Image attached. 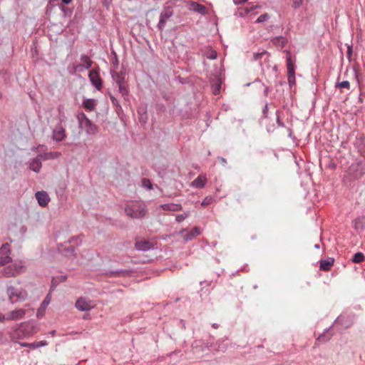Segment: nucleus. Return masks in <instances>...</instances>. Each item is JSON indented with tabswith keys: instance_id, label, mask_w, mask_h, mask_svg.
<instances>
[{
	"instance_id": "nucleus-1",
	"label": "nucleus",
	"mask_w": 365,
	"mask_h": 365,
	"mask_svg": "<svg viewBox=\"0 0 365 365\" xmlns=\"http://www.w3.org/2000/svg\"><path fill=\"white\" fill-rule=\"evenodd\" d=\"M125 213L132 218H142L147 213L146 206L143 203L133 202L125 207Z\"/></svg>"
},
{
	"instance_id": "nucleus-2",
	"label": "nucleus",
	"mask_w": 365,
	"mask_h": 365,
	"mask_svg": "<svg viewBox=\"0 0 365 365\" xmlns=\"http://www.w3.org/2000/svg\"><path fill=\"white\" fill-rule=\"evenodd\" d=\"M79 126L81 128L84 129L88 135H95L98 132V128L96 125L85 115L84 113H81L77 115Z\"/></svg>"
},
{
	"instance_id": "nucleus-3",
	"label": "nucleus",
	"mask_w": 365,
	"mask_h": 365,
	"mask_svg": "<svg viewBox=\"0 0 365 365\" xmlns=\"http://www.w3.org/2000/svg\"><path fill=\"white\" fill-rule=\"evenodd\" d=\"M173 8L170 6H165L160 14L159 21L157 28L160 31H163L165 27L167 21L173 16Z\"/></svg>"
},
{
	"instance_id": "nucleus-4",
	"label": "nucleus",
	"mask_w": 365,
	"mask_h": 365,
	"mask_svg": "<svg viewBox=\"0 0 365 365\" xmlns=\"http://www.w3.org/2000/svg\"><path fill=\"white\" fill-rule=\"evenodd\" d=\"M287 56V80L290 87L295 85V66L294 61H292L291 56V52L286 51Z\"/></svg>"
},
{
	"instance_id": "nucleus-5",
	"label": "nucleus",
	"mask_w": 365,
	"mask_h": 365,
	"mask_svg": "<svg viewBox=\"0 0 365 365\" xmlns=\"http://www.w3.org/2000/svg\"><path fill=\"white\" fill-rule=\"evenodd\" d=\"M349 174L354 179H359L365 174V159L353 163L349 169Z\"/></svg>"
},
{
	"instance_id": "nucleus-6",
	"label": "nucleus",
	"mask_w": 365,
	"mask_h": 365,
	"mask_svg": "<svg viewBox=\"0 0 365 365\" xmlns=\"http://www.w3.org/2000/svg\"><path fill=\"white\" fill-rule=\"evenodd\" d=\"M6 293L9 300L14 303L17 301H23L28 297L27 292L25 290H17L15 287L9 286L7 287Z\"/></svg>"
},
{
	"instance_id": "nucleus-7",
	"label": "nucleus",
	"mask_w": 365,
	"mask_h": 365,
	"mask_svg": "<svg viewBox=\"0 0 365 365\" xmlns=\"http://www.w3.org/2000/svg\"><path fill=\"white\" fill-rule=\"evenodd\" d=\"M88 78L93 87L97 91H101L103 87V80L100 76V68L97 66L89 71Z\"/></svg>"
},
{
	"instance_id": "nucleus-8",
	"label": "nucleus",
	"mask_w": 365,
	"mask_h": 365,
	"mask_svg": "<svg viewBox=\"0 0 365 365\" xmlns=\"http://www.w3.org/2000/svg\"><path fill=\"white\" fill-rule=\"evenodd\" d=\"M30 325L28 322L21 323L19 327L13 331L12 337L17 339H23L31 334L29 330Z\"/></svg>"
},
{
	"instance_id": "nucleus-9",
	"label": "nucleus",
	"mask_w": 365,
	"mask_h": 365,
	"mask_svg": "<svg viewBox=\"0 0 365 365\" xmlns=\"http://www.w3.org/2000/svg\"><path fill=\"white\" fill-rule=\"evenodd\" d=\"M11 250L9 243L2 245L0 248V266H4L11 262Z\"/></svg>"
},
{
	"instance_id": "nucleus-10",
	"label": "nucleus",
	"mask_w": 365,
	"mask_h": 365,
	"mask_svg": "<svg viewBox=\"0 0 365 365\" xmlns=\"http://www.w3.org/2000/svg\"><path fill=\"white\" fill-rule=\"evenodd\" d=\"M23 269L22 265H16L14 264H10L7 267H5L2 269V274L4 276L6 277H15L16 275L20 274Z\"/></svg>"
},
{
	"instance_id": "nucleus-11",
	"label": "nucleus",
	"mask_w": 365,
	"mask_h": 365,
	"mask_svg": "<svg viewBox=\"0 0 365 365\" xmlns=\"http://www.w3.org/2000/svg\"><path fill=\"white\" fill-rule=\"evenodd\" d=\"M52 134L53 140L56 142H61L66 137V130L61 124H58L55 127Z\"/></svg>"
},
{
	"instance_id": "nucleus-12",
	"label": "nucleus",
	"mask_w": 365,
	"mask_h": 365,
	"mask_svg": "<svg viewBox=\"0 0 365 365\" xmlns=\"http://www.w3.org/2000/svg\"><path fill=\"white\" fill-rule=\"evenodd\" d=\"M133 273L132 269H120L117 270H109L106 273V275L111 277H130Z\"/></svg>"
},
{
	"instance_id": "nucleus-13",
	"label": "nucleus",
	"mask_w": 365,
	"mask_h": 365,
	"mask_svg": "<svg viewBox=\"0 0 365 365\" xmlns=\"http://www.w3.org/2000/svg\"><path fill=\"white\" fill-rule=\"evenodd\" d=\"M189 10L198 13L201 15H205L207 13V8L196 1H190L188 3Z\"/></svg>"
},
{
	"instance_id": "nucleus-14",
	"label": "nucleus",
	"mask_w": 365,
	"mask_h": 365,
	"mask_svg": "<svg viewBox=\"0 0 365 365\" xmlns=\"http://www.w3.org/2000/svg\"><path fill=\"white\" fill-rule=\"evenodd\" d=\"M137 112L138 114L139 122L141 124L145 125L148 120L147 105L145 104V105L140 106L138 108Z\"/></svg>"
},
{
	"instance_id": "nucleus-15",
	"label": "nucleus",
	"mask_w": 365,
	"mask_h": 365,
	"mask_svg": "<svg viewBox=\"0 0 365 365\" xmlns=\"http://www.w3.org/2000/svg\"><path fill=\"white\" fill-rule=\"evenodd\" d=\"M38 203L41 207H45L50 201L48 193L45 191H38L35 194Z\"/></svg>"
},
{
	"instance_id": "nucleus-16",
	"label": "nucleus",
	"mask_w": 365,
	"mask_h": 365,
	"mask_svg": "<svg viewBox=\"0 0 365 365\" xmlns=\"http://www.w3.org/2000/svg\"><path fill=\"white\" fill-rule=\"evenodd\" d=\"M26 314V310L24 309H19L11 312H9L7 314L6 319L7 320H18L24 318Z\"/></svg>"
},
{
	"instance_id": "nucleus-17",
	"label": "nucleus",
	"mask_w": 365,
	"mask_h": 365,
	"mask_svg": "<svg viewBox=\"0 0 365 365\" xmlns=\"http://www.w3.org/2000/svg\"><path fill=\"white\" fill-rule=\"evenodd\" d=\"M269 57V53L265 51L262 50L261 51L254 53L253 54V60L255 61H258L259 63L262 66L263 62H266L268 61Z\"/></svg>"
},
{
	"instance_id": "nucleus-18",
	"label": "nucleus",
	"mask_w": 365,
	"mask_h": 365,
	"mask_svg": "<svg viewBox=\"0 0 365 365\" xmlns=\"http://www.w3.org/2000/svg\"><path fill=\"white\" fill-rule=\"evenodd\" d=\"M354 144L361 155L365 154V136H357Z\"/></svg>"
},
{
	"instance_id": "nucleus-19",
	"label": "nucleus",
	"mask_w": 365,
	"mask_h": 365,
	"mask_svg": "<svg viewBox=\"0 0 365 365\" xmlns=\"http://www.w3.org/2000/svg\"><path fill=\"white\" fill-rule=\"evenodd\" d=\"M81 61L83 62V64L77 65L75 67V70L77 71L79 68H83L84 69H89L93 64V61L91 60L90 57L86 54H81Z\"/></svg>"
},
{
	"instance_id": "nucleus-20",
	"label": "nucleus",
	"mask_w": 365,
	"mask_h": 365,
	"mask_svg": "<svg viewBox=\"0 0 365 365\" xmlns=\"http://www.w3.org/2000/svg\"><path fill=\"white\" fill-rule=\"evenodd\" d=\"M75 307L80 311H88L92 308V306L85 299L81 297L77 299Z\"/></svg>"
},
{
	"instance_id": "nucleus-21",
	"label": "nucleus",
	"mask_w": 365,
	"mask_h": 365,
	"mask_svg": "<svg viewBox=\"0 0 365 365\" xmlns=\"http://www.w3.org/2000/svg\"><path fill=\"white\" fill-rule=\"evenodd\" d=\"M221 80L220 78L215 76L213 79L211 80V87L212 93L214 95H217L220 93L221 88Z\"/></svg>"
},
{
	"instance_id": "nucleus-22",
	"label": "nucleus",
	"mask_w": 365,
	"mask_h": 365,
	"mask_svg": "<svg viewBox=\"0 0 365 365\" xmlns=\"http://www.w3.org/2000/svg\"><path fill=\"white\" fill-rule=\"evenodd\" d=\"M135 248L139 251H148L152 248V244L148 241H138L135 244Z\"/></svg>"
},
{
	"instance_id": "nucleus-23",
	"label": "nucleus",
	"mask_w": 365,
	"mask_h": 365,
	"mask_svg": "<svg viewBox=\"0 0 365 365\" xmlns=\"http://www.w3.org/2000/svg\"><path fill=\"white\" fill-rule=\"evenodd\" d=\"M110 74L113 81L116 83V85L121 84L125 82V75L122 72H116L114 71H111Z\"/></svg>"
},
{
	"instance_id": "nucleus-24",
	"label": "nucleus",
	"mask_w": 365,
	"mask_h": 365,
	"mask_svg": "<svg viewBox=\"0 0 365 365\" xmlns=\"http://www.w3.org/2000/svg\"><path fill=\"white\" fill-rule=\"evenodd\" d=\"M160 208L165 211H180L182 210V206L180 204L175 203H166L160 205Z\"/></svg>"
},
{
	"instance_id": "nucleus-25",
	"label": "nucleus",
	"mask_w": 365,
	"mask_h": 365,
	"mask_svg": "<svg viewBox=\"0 0 365 365\" xmlns=\"http://www.w3.org/2000/svg\"><path fill=\"white\" fill-rule=\"evenodd\" d=\"M41 167L42 163L36 157L33 158L29 163V168L35 173H39Z\"/></svg>"
},
{
	"instance_id": "nucleus-26",
	"label": "nucleus",
	"mask_w": 365,
	"mask_h": 365,
	"mask_svg": "<svg viewBox=\"0 0 365 365\" xmlns=\"http://www.w3.org/2000/svg\"><path fill=\"white\" fill-rule=\"evenodd\" d=\"M201 234L200 229L198 227H195L190 232L184 236V240L186 242L190 241Z\"/></svg>"
},
{
	"instance_id": "nucleus-27",
	"label": "nucleus",
	"mask_w": 365,
	"mask_h": 365,
	"mask_svg": "<svg viewBox=\"0 0 365 365\" xmlns=\"http://www.w3.org/2000/svg\"><path fill=\"white\" fill-rule=\"evenodd\" d=\"M334 262V259L331 257L327 259L320 260V269L323 271H329Z\"/></svg>"
},
{
	"instance_id": "nucleus-28",
	"label": "nucleus",
	"mask_w": 365,
	"mask_h": 365,
	"mask_svg": "<svg viewBox=\"0 0 365 365\" xmlns=\"http://www.w3.org/2000/svg\"><path fill=\"white\" fill-rule=\"evenodd\" d=\"M96 104V101L93 98H87L82 103L83 108L88 111L93 110Z\"/></svg>"
},
{
	"instance_id": "nucleus-29",
	"label": "nucleus",
	"mask_w": 365,
	"mask_h": 365,
	"mask_svg": "<svg viewBox=\"0 0 365 365\" xmlns=\"http://www.w3.org/2000/svg\"><path fill=\"white\" fill-rule=\"evenodd\" d=\"M207 182V179L205 177L203 176H198L192 182V185L197 188H202L205 186V183Z\"/></svg>"
},
{
	"instance_id": "nucleus-30",
	"label": "nucleus",
	"mask_w": 365,
	"mask_h": 365,
	"mask_svg": "<svg viewBox=\"0 0 365 365\" xmlns=\"http://www.w3.org/2000/svg\"><path fill=\"white\" fill-rule=\"evenodd\" d=\"M117 86L118 87V92L121 94L124 100L128 101L129 91L128 89L125 82L121 84H118Z\"/></svg>"
},
{
	"instance_id": "nucleus-31",
	"label": "nucleus",
	"mask_w": 365,
	"mask_h": 365,
	"mask_svg": "<svg viewBox=\"0 0 365 365\" xmlns=\"http://www.w3.org/2000/svg\"><path fill=\"white\" fill-rule=\"evenodd\" d=\"M331 327H332V326L324 330V331L317 337V341H318L319 343H325V342L329 341L331 338V335L328 336V335H326L325 333L327 332L329 330H330L331 329Z\"/></svg>"
},
{
	"instance_id": "nucleus-32",
	"label": "nucleus",
	"mask_w": 365,
	"mask_h": 365,
	"mask_svg": "<svg viewBox=\"0 0 365 365\" xmlns=\"http://www.w3.org/2000/svg\"><path fill=\"white\" fill-rule=\"evenodd\" d=\"M109 98L111 101L113 106L115 108V110L118 113L123 110L122 106L119 103V101L117 98L110 93H108Z\"/></svg>"
},
{
	"instance_id": "nucleus-33",
	"label": "nucleus",
	"mask_w": 365,
	"mask_h": 365,
	"mask_svg": "<svg viewBox=\"0 0 365 365\" xmlns=\"http://www.w3.org/2000/svg\"><path fill=\"white\" fill-rule=\"evenodd\" d=\"M272 42L275 45L279 46L281 47H284L287 43V39L282 36H279L275 37L272 40Z\"/></svg>"
},
{
	"instance_id": "nucleus-34",
	"label": "nucleus",
	"mask_w": 365,
	"mask_h": 365,
	"mask_svg": "<svg viewBox=\"0 0 365 365\" xmlns=\"http://www.w3.org/2000/svg\"><path fill=\"white\" fill-rule=\"evenodd\" d=\"M284 113L282 110H277L275 115H276V122L277 123V125L281 128H284L285 125L284 122L282 121V117Z\"/></svg>"
},
{
	"instance_id": "nucleus-35",
	"label": "nucleus",
	"mask_w": 365,
	"mask_h": 365,
	"mask_svg": "<svg viewBox=\"0 0 365 365\" xmlns=\"http://www.w3.org/2000/svg\"><path fill=\"white\" fill-rule=\"evenodd\" d=\"M354 263H360L364 260V255L362 252H358L354 255L351 259Z\"/></svg>"
},
{
	"instance_id": "nucleus-36",
	"label": "nucleus",
	"mask_w": 365,
	"mask_h": 365,
	"mask_svg": "<svg viewBox=\"0 0 365 365\" xmlns=\"http://www.w3.org/2000/svg\"><path fill=\"white\" fill-rule=\"evenodd\" d=\"M205 56L209 59H216L217 56V51L215 50H209L205 53Z\"/></svg>"
},
{
	"instance_id": "nucleus-37",
	"label": "nucleus",
	"mask_w": 365,
	"mask_h": 365,
	"mask_svg": "<svg viewBox=\"0 0 365 365\" xmlns=\"http://www.w3.org/2000/svg\"><path fill=\"white\" fill-rule=\"evenodd\" d=\"M47 344H48V343H47L46 341H36V342L31 343V349H36V348H38V347H41V346H45Z\"/></svg>"
},
{
	"instance_id": "nucleus-38",
	"label": "nucleus",
	"mask_w": 365,
	"mask_h": 365,
	"mask_svg": "<svg viewBox=\"0 0 365 365\" xmlns=\"http://www.w3.org/2000/svg\"><path fill=\"white\" fill-rule=\"evenodd\" d=\"M346 46L347 47L346 57L350 61L353 53L352 41H351L349 43H346Z\"/></svg>"
},
{
	"instance_id": "nucleus-39",
	"label": "nucleus",
	"mask_w": 365,
	"mask_h": 365,
	"mask_svg": "<svg viewBox=\"0 0 365 365\" xmlns=\"http://www.w3.org/2000/svg\"><path fill=\"white\" fill-rule=\"evenodd\" d=\"M269 19V16L267 14H263L260 15L255 21L256 24H260L267 21Z\"/></svg>"
},
{
	"instance_id": "nucleus-40",
	"label": "nucleus",
	"mask_w": 365,
	"mask_h": 365,
	"mask_svg": "<svg viewBox=\"0 0 365 365\" xmlns=\"http://www.w3.org/2000/svg\"><path fill=\"white\" fill-rule=\"evenodd\" d=\"M213 201V197L212 196H206L202 201L201 205L205 207L207 205H210Z\"/></svg>"
},
{
	"instance_id": "nucleus-41",
	"label": "nucleus",
	"mask_w": 365,
	"mask_h": 365,
	"mask_svg": "<svg viewBox=\"0 0 365 365\" xmlns=\"http://www.w3.org/2000/svg\"><path fill=\"white\" fill-rule=\"evenodd\" d=\"M142 184L144 187H146L148 190H151L153 188V184L149 179L144 178L142 181Z\"/></svg>"
},
{
	"instance_id": "nucleus-42",
	"label": "nucleus",
	"mask_w": 365,
	"mask_h": 365,
	"mask_svg": "<svg viewBox=\"0 0 365 365\" xmlns=\"http://www.w3.org/2000/svg\"><path fill=\"white\" fill-rule=\"evenodd\" d=\"M336 86L337 87H339V88H347V89H349L350 88V83L348 81H343L339 83H337L336 85Z\"/></svg>"
},
{
	"instance_id": "nucleus-43",
	"label": "nucleus",
	"mask_w": 365,
	"mask_h": 365,
	"mask_svg": "<svg viewBox=\"0 0 365 365\" xmlns=\"http://www.w3.org/2000/svg\"><path fill=\"white\" fill-rule=\"evenodd\" d=\"M254 83H259L260 86L264 87V96L267 97L269 92V88L268 86H266L263 83H262L260 81H255Z\"/></svg>"
},
{
	"instance_id": "nucleus-44",
	"label": "nucleus",
	"mask_w": 365,
	"mask_h": 365,
	"mask_svg": "<svg viewBox=\"0 0 365 365\" xmlns=\"http://www.w3.org/2000/svg\"><path fill=\"white\" fill-rule=\"evenodd\" d=\"M37 158H38V160L42 162L43 160H46L49 158V154L48 153H41V154H38L37 156H36Z\"/></svg>"
},
{
	"instance_id": "nucleus-45",
	"label": "nucleus",
	"mask_w": 365,
	"mask_h": 365,
	"mask_svg": "<svg viewBox=\"0 0 365 365\" xmlns=\"http://www.w3.org/2000/svg\"><path fill=\"white\" fill-rule=\"evenodd\" d=\"M188 217V213H183L176 216L175 220L178 222H182L185 218Z\"/></svg>"
},
{
	"instance_id": "nucleus-46",
	"label": "nucleus",
	"mask_w": 365,
	"mask_h": 365,
	"mask_svg": "<svg viewBox=\"0 0 365 365\" xmlns=\"http://www.w3.org/2000/svg\"><path fill=\"white\" fill-rule=\"evenodd\" d=\"M268 110H269L268 103L266 102L265 105L262 109V117L264 118H267L268 117Z\"/></svg>"
},
{
	"instance_id": "nucleus-47",
	"label": "nucleus",
	"mask_w": 365,
	"mask_h": 365,
	"mask_svg": "<svg viewBox=\"0 0 365 365\" xmlns=\"http://www.w3.org/2000/svg\"><path fill=\"white\" fill-rule=\"evenodd\" d=\"M303 1L304 0H292V2H293V7L294 9H298L299 8L302 4H303Z\"/></svg>"
},
{
	"instance_id": "nucleus-48",
	"label": "nucleus",
	"mask_w": 365,
	"mask_h": 365,
	"mask_svg": "<svg viewBox=\"0 0 365 365\" xmlns=\"http://www.w3.org/2000/svg\"><path fill=\"white\" fill-rule=\"evenodd\" d=\"M60 9H61V10L63 12H64V13H65V14H66V15H67V14H68V15H71V13H72V11H71V9H68V8H66V7L63 6H60Z\"/></svg>"
},
{
	"instance_id": "nucleus-49",
	"label": "nucleus",
	"mask_w": 365,
	"mask_h": 365,
	"mask_svg": "<svg viewBox=\"0 0 365 365\" xmlns=\"http://www.w3.org/2000/svg\"><path fill=\"white\" fill-rule=\"evenodd\" d=\"M49 302H50V300L48 299V295H47L46 297L45 298V299L42 302L41 307H46L49 304Z\"/></svg>"
},
{
	"instance_id": "nucleus-50",
	"label": "nucleus",
	"mask_w": 365,
	"mask_h": 365,
	"mask_svg": "<svg viewBox=\"0 0 365 365\" xmlns=\"http://www.w3.org/2000/svg\"><path fill=\"white\" fill-rule=\"evenodd\" d=\"M49 154V158H56L58 156L60 155V153H58V152H51V153H48Z\"/></svg>"
},
{
	"instance_id": "nucleus-51",
	"label": "nucleus",
	"mask_w": 365,
	"mask_h": 365,
	"mask_svg": "<svg viewBox=\"0 0 365 365\" xmlns=\"http://www.w3.org/2000/svg\"><path fill=\"white\" fill-rule=\"evenodd\" d=\"M218 160L222 164V165L225 166L227 165V160L223 157H218Z\"/></svg>"
},
{
	"instance_id": "nucleus-52",
	"label": "nucleus",
	"mask_w": 365,
	"mask_h": 365,
	"mask_svg": "<svg viewBox=\"0 0 365 365\" xmlns=\"http://www.w3.org/2000/svg\"><path fill=\"white\" fill-rule=\"evenodd\" d=\"M175 234H171V235H163L162 236V240H167L168 239L170 238L171 237L174 236Z\"/></svg>"
},
{
	"instance_id": "nucleus-53",
	"label": "nucleus",
	"mask_w": 365,
	"mask_h": 365,
	"mask_svg": "<svg viewBox=\"0 0 365 365\" xmlns=\"http://www.w3.org/2000/svg\"><path fill=\"white\" fill-rule=\"evenodd\" d=\"M66 251L69 252L70 253H71L73 255L74 253L75 249L73 246H70L66 248Z\"/></svg>"
},
{
	"instance_id": "nucleus-54",
	"label": "nucleus",
	"mask_w": 365,
	"mask_h": 365,
	"mask_svg": "<svg viewBox=\"0 0 365 365\" xmlns=\"http://www.w3.org/2000/svg\"><path fill=\"white\" fill-rule=\"evenodd\" d=\"M247 0H233V2L235 4L237 5V4H242L245 1H247Z\"/></svg>"
},
{
	"instance_id": "nucleus-55",
	"label": "nucleus",
	"mask_w": 365,
	"mask_h": 365,
	"mask_svg": "<svg viewBox=\"0 0 365 365\" xmlns=\"http://www.w3.org/2000/svg\"><path fill=\"white\" fill-rule=\"evenodd\" d=\"M6 319V317L4 314H3L0 313V322H4Z\"/></svg>"
},
{
	"instance_id": "nucleus-56",
	"label": "nucleus",
	"mask_w": 365,
	"mask_h": 365,
	"mask_svg": "<svg viewBox=\"0 0 365 365\" xmlns=\"http://www.w3.org/2000/svg\"><path fill=\"white\" fill-rule=\"evenodd\" d=\"M365 96V94L361 93L359 96V102L363 103V98Z\"/></svg>"
},
{
	"instance_id": "nucleus-57",
	"label": "nucleus",
	"mask_w": 365,
	"mask_h": 365,
	"mask_svg": "<svg viewBox=\"0 0 365 365\" xmlns=\"http://www.w3.org/2000/svg\"><path fill=\"white\" fill-rule=\"evenodd\" d=\"M287 130H288V136L289 138H292L293 133H292V129L290 128H287Z\"/></svg>"
},
{
	"instance_id": "nucleus-58",
	"label": "nucleus",
	"mask_w": 365,
	"mask_h": 365,
	"mask_svg": "<svg viewBox=\"0 0 365 365\" xmlns=\"http://www.w3.org/2000/svg\"><path fill=\"white\" fill-rule=\"evenodd\" d=\"M21 345L24 347H29L31 348V343H22Z\"/></svg>"
},
{
	"instance_id": "nucleus-59",
	"label": "nucleus",
	"mask_w": 365,
	"mask_h": 365,
	"mask_svg": "<svg viewBox=\"0 0 365 365\" xmlns=\"http://www.w3.org/2000/svg\"><path fill=\"white\" fill-rule=\"evenodd\" d=\"M61 1L63 4H69L71 3L72 0H61Z\"/></svg>"
},
{
	"instance_id": "nucleus-60",
	"label": "nucleus",
	"mask_w": 365,
	"mask_h": 365,
	"mask_svg": "<svg viewBox=\"0 0 365 365\" xmlns=\"http://www.w3.org/2000/svg\"><path fill=\"white\" fill-rule=\"evenodd\" d=\"M212 327L215 329H217L219 327V324L217 323H214L212 324Z\"/></svg>"
},
{
	"instance_id": "nucleus-61",
	"label": "nucleus",
	"mask_w": 365,
	"mask_h": 365,
	"mask_svg": "<svg viewBox=\"0 0 365 365\" xmlns=\"http://www.w3.org/2000/svg\"><path fill=\"white\" fill-rule=\"evenodd\" d=\"M56 332V330H52V331H50V333H49V334H50L51 336H55Z\"/></svg>"
},
{
	"instance_id": "nucleus-62",
	"label": "nucleus",
	"mask_w": 365,
	"mask_h": 365,
	"mask_svg": "<svg viewBox=\"0 0 365 365\" xmlns=\"http://www.w3.org/2000/svg\"><path fill=\"white\" fill-rule=\"evenodd\" d=\"M185 231H186V229H182V230H181L178 232V234L181 235V234H182V233H183L184 232H185Z\"/></svg>"
},
{
	"instance_id": "nucleus-63",
	"label": "nucleus",
	"mask_w": 365,
	"mask_h": 365,
	"mask_svg": "<svg viewBox=\"0 0 365 365\" xmlns=\"http://www.w3.org/2000/svg\"><path fill=\"white\" fill-rule=\"evenodd\" d=\"M58 0H48V3L49 4H51V3H54L56 1H57Z\"/></svg>"
},
{
	"instance_id": "nucleus-64",
	"label": "nucleus",
	"mask_w": 365,
	"mask_h": 365,
	"mask_svg": "<svg viewBox=\"0 0 365 365\" xmlns=\"http://www.w3.org/2000/svg\"><path fill=\"white\" fill-rule=\"evenodd\" d=\"M314 248H315V249H319V245L316 244V245H314Z\"/></svg>"
}]
</instances>
